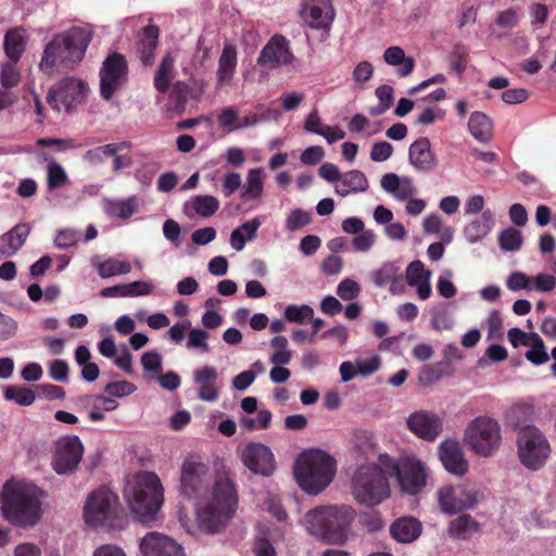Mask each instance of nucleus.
Wrapping results in <instances>:
<instances>
[{"label": "nucleus", "instance_id": "nucleus-6", "mask_svg": "<svg viewBox=\"0 0 556 556\" xmlns=\"http://www.w3.org/2000/svg\"><path fill=\"white\" fill-rule=\"evenodd\" d=\"M238 504L236 488L226 473L215 478L212 500L198 511L199 522L207 532H218L233 516Z\"/></svg>", "mask_w": 556, "mask_h": 556}, {"label": "nucleus", "instance_id": "nucleus-47", "mask_svg": "<svg viewBox=\"0 0 556 556\" xmlns=\"http://www.w3.org/2000/svg\"><path fill=\"white\" fill-rule=\"evenodd\" d=\"M20 80L21 74L16 68L15 63L10 61L2 64L0 72V84L5 90L17 86Z\"/></svg>", "mask_w": 556, "mask_h": 556}, {"label": "nucleus", "instance_id": "nucleus-33", "mask_svg": "<svg viewBox=\"0 0 556 556\" xmlns=\"http://www.w3.org/2000/svg\"><path fill=\"white\" fill-rule=\"evenodd\" d=\"M3 47L10 61L17 63L26 47V40L22 30L17 28L8 30L4 36Z\"/></svg>", "mask_w": 556, "mask_h": 556}, {"label": "nucleus", "instance_id": "nucleus-7", "mask_svg": "<svg viewBox=\"0 0 556 556\" xmlns=\"http://www.w3.org/2000/svg\"><path fill=\"white\" fill-rule=\"evenodd\" d=\"M83 516L92 528L122 530L127 523L117 494L106 486L98 488L87 496Z\"/></svg>", "mask_w": 556, "mask_h": 556}, {"label": "nucleus", "instance_id": "nucleus-30", "mask_svg": "<svg viewBox=\"0 0 556 556\" xmlns=\"http://www.w3.org/2000/svg\"><path fill=\"white\" fill-rule=\"evenodd\" d=\"M479 529V523L470 515L463 514L453 519L448 526V533L458 540L469 539Z\"/></svg>", "mask_w": 556, "mask_h": 556}, {"label": "nucleus", "instance_id": "nucleus-21", "mask_svg": "<svg viewBox=\"0 0 556 556\" xmlns=\"http://www.w3.org/2000/svg\"><path fill=\"white\" fill-rule=\"evenodd\" d=\"M410 164L420 172H431L438 165V160L431 151V143L427 137L415 140L408 149Z\"/></svg>", "mask_w": 556, "mask_h": 556}, {"label": "nucleus", "instance_id": "nucleus-24", "mask_svg": "<svg viewBox=\"0 0 556 556\" xmlns=\"http://www.w3.org/2000/svg\"><path fill=\"white\" fill-rule=\"evenodd\" d=\"M390 532L397 542L410 543L419 538L421 523L413 517H402L392 523Z\"/></svg>", "mask_w": 556, "mask_h": 556}, {"label": "nucleus", "instance_id": "nucleus-16", "mask_svg": "<svg viewBox=\"0 0 556 556\" xmlns=\"http://www.w3.org/2000/svg\"><path fill=\"white\" fill-rule=\"evenodd\" d=\"M208 467L192 458H187L181 467L180 491L187 497L197 496L205 486Z\"/></svg>", "mask_w": 556, "mask_h": 556}, {"label": "nucleus", "instance_id": "nucleus-28", "mask_svg": "<svg viewBox=\"0 0 556 556\" xmlns=\"http://www.w3.org/2000/svg\"><path fill=\"white\" fill-rule=\"evenodd\" d=\"M237 66V50L226 45L218 60L217 79L220 85L231 81Z\"/></svg>", "mask_w": 556, "mask_h": 556}, {"label": "nucleus", "instance_id": "nucleus-42", "mask_svg": "<svg viewBox=\"0 0 556 556\" xmlns=\"http://www.w3.org/2000/svg\"><path fill=\"white\" fill-rule=\"evenodd\" d=\"M521 231L509 227L503 230L498 236V243L503 251H517L522 245Z\"/></svg>", "mask_w": 556, "mask_h": 556}, {"label": "nucleus", "instance_id": "nucleus-23", "mask_svg": "<svg viewBox=\"0 0 556 556\" xmlns=\"http://www.w3.org/2000/svg\"><path fill=\"white\" fill-rule=\"evenodd\" d=\"M159 36L160 29L155 25L143 27L138 35L137 54L144 66H151L154 63Z\"/></svg>", "mask_w": 556, "mask_h": 556}, {"label": "nucleus", "instance_id": "nucleus-34", "mask_svg": "<svg viewBox=\"0 0 556 556\" xmlns=\"http://www.w3.org/2000/svg\"><path fill=\"white\" fill-rule=\"evenodd\" d=\"M399 270L400 267L394 262H388L371 273V279L377 287L391 283V291L394 292L395 285L401 281Z\"/></svg>", "mask_w": 556, "mask_h": 556}, {"label": "nucleus", "instance_id": "nucleus-41", "mask_svg": "<svg viewBox=\"0 0 556 556\" xmlns=\"http://www.w3.org/2000/svg\"><path fill=\"white\" fill-rule=\"evenodd\" d=\"M193 210L202 217L213 216L219 208V201L213 195H197L192 199Z\"/></svg>", "mask_w": 556, "mask_h": 556}, {"label": "nucleus", "instance_id": "nucleus-14", "mask_svg": "<svg viewBox=\"0 0 556 556\" xmlns=\"http://www.w3.org/2000/svg\"><path fill=\"white\" fill-rule=\"evenodd\" d=\"M393 472L401 489L412 495L418 494L426 485L425 465L415 457H402L393 465Z\"/></svg>", "mask_w": 556, "mask_h": 556}, {"label": "nucleus", "instance_id": "nucleus-27", "mask_svg": "<svg viewBox=\"0 0 556 556\" xmlns=\"http://www.w3.org/2000/svg\"><path fill=\"white\" fill-rule=\"evenodd\" d=\"M494 225L493 214L490 211H484L479 217L469 223L465 229V238L476 243L482 240L491 231Z\"/></svg>", "mask_w": 556, "mask_h": 556}, {"label": "nucleus", "instance_id": "nucleus-19", "mask_svg": "<svg viewBox=\"0 0 556 556\" xmlns=\"http://www.w3.org/2000/svg\"><path fill=\"white\" fill-rule=\"evenodd\" d=\"M438 455L443 467L450 473L459 477L467 473L468 462L458 441L453 439L442 441L438 446Z\"/></svg>", "mask_w": 556, "mask_h": 556}, {"label": "nucleus", "instance_id": "nucleus-1", "mask_svg": "<svg viewBox=\"0 0 556 556\" xmlns=\"http://www.w3.org/2000/svg\"><path fill=\"white\" fill-rule=\"evenodd\" d=\"M43 491L34 483L9 480L0 494L2 517L17 528H33L42 517Z\"/></svg>", "mask_w": 556, "mask_h": 556}, {"label": "nucleus", "instance_id": "nucleus-49", "mask_svg": "<svg viewBox=\"0 0 556 556\" xmlns=\"http://www.w3.org/2000/svg\"><path fill=\"white\" fill-rule=\"evenodd\" d=\"M135 211H136V204H135L134 199H127L125 201L110 202L106 207V212L110 215L117 216L122 219L129 218L130 216H132Z\"/></svg>", "mask_w": 556, "mask_h": 556}, {"label": "nucleus", "instance_id": "nucleus-8", "mask_svg": "<svg viewBox=\"0 0 556 556\" xmlns=\"http://www.w3.org/2000/svg\"><path fill=\"white\" fill-rule=\"evenodd\" d=\"M352 494L357 503L367 507L388 498L390 488L382 469L374 464L361 466L353 477Z\"/></svg>", "mask_w": 556, "mask_h": 556}, {"label": "nucleus", "instance_id": "nucleus-12", "mask_svg": "<svg viewBox=\"0 0 556 556\" xmlns=\"http://www.w3.org/2000/svg\"><path fill=\"white\" fill-rule=\"evenodd\" d=\"M88 92V85L73 77L58 81L48 92L47 102L55 111L60 112L62 106L71 111L83 103Z\"/></svg>", "mask_w": 556, "mask_h": 556}, {"label": "nucleus", "instance_id": "nucleus-2", "mask_svg": "<svg viewBox=\"0 0 556 556\" xmlns=\"http://www.w3.org/2000/svg\"><path fill=\"white\" fill-rule=\"evenodd\" d=\"M93 37L88 27L75 26L53 36L47 43L39 68L46 75L73 70L85 56Z\"/></svg>", "mask_w": 556, "mask_h": 556}, {"label": "nucleus", "instance_id": "nucleus-37", "mask_svg": "<svg viewBox=\"0 0 556 556\" xmlns=\"http://www.w3.org/2000/svg\"><path fill=\"white\" fill-rule=\"evenodd\" d=\"M4 397L8 401H14L18 405L29 406L35 402V392L26 387L9 386L4 390Z\"/></svg>", "mask_w": 556, "mask_h": 556}, {"label": "nucleus", "instance_id": "nucleus-45", "mask_svg": "<svg viewBox=\"0 0 556 556\" xmlns=\"http://www.w3.org/2000/svg\"><path fill=\"white\" fill-rule=\"evenodd\" d=\"M271 420L270 412L262 409L258 412L256 418L242 417L239 420V426L247 430L253 431L256 429H266Z\"/></svg>", "mask_w": 556, "mask_h": 556}, {"label": "nucleus", "instance_id": "nucleus-43", "mask_svg": "<svg viewBox=\"0 0 556 556\" xmlns=\"http://www.w3.org/2000/svg\"><path fill=\"white\" fill-rule=\"evenodd\" d=\"M257 63L263 67H275L278 63V34L273 35L267 45L263 48Z\"/></svg>", "mask_w": 556, "mask_h": 556}, {"label": "nucleus", "instance_id": "nucleus-44", "mask_svg": "<svg viewBox=\"0 0 556 556\" xmlns=\"http://www.w3.org/2000/svg\"><path fill=\"white\" fill-rule=\"evenodd\" d=\"M469 54L466 47L462 43H456L450 53V64L452 70L455 71L457 75H462L467 68Z\"/></svg>", "mask_w": 556, "mask_h": 556}, {"label": "nucleus", "instance_id": "nucleus-40", "mask_svg": "<svg viewBox=\"0 0 556 556\" xmlns=\"http://www.w3.org/2000/svg\"><path fill=\"white\" fill-rule=\"evenodd\" d=\"M68 182V176L64 168L56 162H51L47 167V187L49 190H56Z\"/></svg>", "mask_w": 556, "mask_h": 556}, {"label": "nucleus", "instance_id": "nucleus-25", "mask_svg": "<svg viewBox=\"0 0 556 556\" xmlns=\"http://www.w3.org/2000/svg\"><path fill=\"white\" fill-rule=\"evenodd\" d=\"M369 187L366 175L357 169L342 174L339 185L336 186V193L346 197L351 193L367 191Z\"/></svg>", "mask_w": 556, "mask_h": 556}, {"label": "nucleus", "instance_id": "nucleus-60", "mask_svg": "<svg viewBox=\"0 0 556 556\" xmlns=\"http://www.w3.org/2000/svg\"><path fill=\"white\" fill-rule=\"evenodd\" d=\"M141 364L146 371L159 374L162 370V359L157 352H144L141 356Z\"/></svg>", "mask_w": 556, "mask_h": 556}, {"label": "nucleus", "instance_id": "nucleus-39", "mask_svg": "<svg viewBox=\"0 0 556 556\" xmlns=\"http://www.w3.org/2000/svg\"><path fill=\"white\" fill-rule=\"evenodd\" d=\"M191 87L185 81H176L169 93V101L174 104V109L178 113H182L186 109Z\"/></svg>", "mask_w": 556, "mask_h": 556}, {"label": "nucleus", "instance_id": "nucleus-3", "mask_svg": "<svg viewBox=\"0 0 556 556\" xmlns=\"http://www.w3.org/2000/svg\"><path fill=\"white\" fill-rule=\"evenodd\" d=\"M355 509L345 504L320 505L305 514L307 532L329 545H344L352 535Z\"/></svg>", "mask_w": 556, "mask_h": 556}, {"label": "nucleus", "instance_id": "nucleus-54", "mask_svg": "<svg viewBox=\"0 0 556 556\" xmlns=\"http://www.w3.org/2000/svg\"><path fill=\"white\" fill-rule=\"evenodd\" d=\"M208 336H210L208 332L203 329H200V328L191 329L189 332L187 348L188 349H201L202 352H208V344L206 343Z\"/></svg>", "mask_w": 556, "mask_h": 556}, {"label": "nucleus", "instance_id": "nucleus-64", "mask_svg": "<svg viewBox=\"0 0 556 556\" xmlns=\"http://www.w3.org/2000/svg\"><path fill=\"white\" fill-rule=\"evenodd\" d=\"M49 376L55 381H66L68 378V365L63 359H54L49 366Z\"/></svg>", "mask_w": 556, "mask_h": 556}, {"label": "nucleus", "instance_id": "nucleus-29", "mask_svg": "<svg viewBox=\"0 0 556 556\" xmlns=\"http://www.w3.org/2000/svg\"><path fill=\"white\" fill-rule=\"evenodd\" d=\"M174 66L175 59L167 52L162 58L153 79L154 87L159 92L166 93L169 90V85L174 76Z\"/></svg>", "mask_w": 556, "mask_h": 556}, {"label": "nucleus", "instance_id": "nucleus-26", "mask_svg": "<svg viewBox=\"0 0 556 556\" xmlns=\"http://www.w3.org/2000/svg\"><path fill=\"white\" fill-rule=\"evenodd\" d=\"M383 60L388 65L397 67V75L406 77L410 75L415 67V60L412 56H406L401 47L392 46L384 50Z\"/></svg>", "mask_w": 556, "mask_h": 556}, {"label": "nucleus", "instance_id": "nucleus-9", "mask_svg": "<svg viewBox=\"0 0 556 556\" xmlns=\"http://www.w3.org/2000/svg\"><path fill=\"white\" fill-rule=\"evenodd\" d=\"M517 452L520 463L535 471L546 464L551 455V445L539 428L526 426L517 433Z\"/></svg>", "mask_w": 556, "mask_h": 556}, {"label": "nucleus", "instance_id": "nucleus-15", "mask_svg": "<svg viewBox=\"0 0 556 556\" xmlns=\"http://www.w3.org/2000/svg\"><path fill=\"white\" fill-rule=\"evenodd\" d=\"M407 429L417 438L433 442L443 431V419L429 410H416L406 419Z\"/></svg>", "mask_w": 556, "mask_h": 556}, {"label": "nucleus", "instance_id": "nucleus-55", "mask_svg": "<svg viewBox=\"0 0 556 556\" xmlns=\"http://www.w3.org/2000/svg\"><path fill=\"white\" fill-rule=\"evenodd\" d=\"M359 286L352 279H343L337 288V294L344 301H351L358 296Z\"/></svg>", "mask_w": 556, "mask_h": 556}, {"label": "nucleus", "instance_id": "nucleus-50", "mask_svg": "<svg viewBox=\"0 0 556 556\" xmlns=\"http://www.w3.org/2000/svg\"><path fill=\"white\" fill-rule=\"evenodd\" d=\"M314 311L308 305H289L285 309V317L290 323H299L302 324L305 320L313 319Z\"/></svg>", "mask_w": 556, "mask_h": 556}, {"label": "nucleus", "instance_id": "nucleus-57", "mask_svg": "<svg viewBox=\"0 0 556 556\" xmlns=\"http://www.w3.org/2000/svg\"><path fill=\"white\" fill-rule=\"evenodd\" d=\"M455 490L456 493H458V498L460 500V505H458L459 511L471 508L478 503V492L473 489L458 485L455 486Z\"/></svg>", "mask_w": 556, "mask_h": 556}, {"label": "nucleus", "instance_id": "nucleus-48", "mask_svg": "<svg viewBox=\"0 0 556 556\" xmlns=\"http://www.w3.org/2000/svg\"><path fill=\"white\" fill-rule=\"evenodd\" d=\"M255 556H275L276 549L268 540V530L264 529L263 526L258 525V535L254 543Z\"/></svg>", "mask_w": 556, "mask_h": 556}, {"label": "nucleus", "instance_id": "nucleus-51", "mask_svg": "<svg viewBox=\"0 0 556 556\" xmlns=\"http://www.w3.org/2000/svg\"><path fill=\"white\" fill-rule=\"evenodd\" d=\"M312 222V214L307 211L296 208L286 218V228L290 231H296Z\"/></svg>", "mask_w": 556, "mask_h": 556}, {"label": "nucleus", "instance_id": "nucleus-62", "mask_svg": "<svg viewBox=\"0 0 556 556\" xmlns=\"http://www.w3.org/2000/svg\"><path fill=\"white\" fill-rule=\"evenodd\" d=\"M262 191L261 170L252 169L248 176V186L244 189L243 197L250 194L251 197H257Z\"/></svg>", "mask_w": 556, "mask_h": 556}, {"label": "nucleus", "instance_id": "nucleus-20", "mask_svg": "<svg viewBox=\"0 0 556 556\" xmlns=\"http://www.w3.org/2000/svg\"><path fill=\"white\" fill-rule=\"evenodd\" d=\"M142 556H185L182 547L159 532H149L140 542Z\"/></svg>", "mask_w": 556, "mask_h": 556}, {"label": "nucleus", "instance_id": "nucleus-13", "mask_svg": "<svg viewBox=\"0 0 556 556\" xmlns=\"http://www.w3.org/2000/svg\"><path fill=\"white\" fill-rule=\"evenodd\" d=\"M84 445L77 435L60 438L55 443L52 467L59 475L74 472L81 460Z\"/></svg>", "mask_w": 556, "mask_h": 556}, {"label": "nucleus", "instance_id": "nucleus-4", "mask_svg": "<svg viewBox=\"0 0 556 556\" xmlns=\"http://www.w3.org/2000/svg\"><path fill=\"white\" fill-rule=\"evenodd\" d=\"M163 492L161 480L154 472L141 471L128 479L124 497L138 520L150 523L163 505Z\"/></svg>", "mask_w": 556, "mask_h": 556}, {"label": "nucleus", "instance_id": "nucleus-11", "mask_svg": "<svg viewBox=\"0 0 556 556\" xmlns=\"http://www.w3.org/2000/svg\"><path fill=\"white\" fill-rule=\"evenodd\" d=\"M128 80V63L126 58L118 53H110L100 68V94L109 101Z\"/></svg>", "mask_w": 556, "mask_h": 556}, {"label": "nucleus", "instance_id": "nucleus-5", "mask_svg": "<svg viewBox=\"0 0 556 556\" xmlns=\"http://www.w3.org/2000/svg\"><path fill=\"white\" fill-rule=\"evenodd\" d=\"M336 473V459L319 448L304 451L295 460L296 482L309 495H317L327 489Z\"/></svg>", "mask_w": 556, "mask_h": 556}, {"label": "nucleus", "instance_id": "nucleus-38", "mask_svg": "<svg viewBox=\"0 0 556 556\" xmlns=\"http://www.w3.org/2000/svg\"><path fill=\"white\" fill-rule=\"evenodd\" d=\"M530 338L531 349L526 352V358L534 365L545 364L549 357L542 338L535 332H530Z\"/></svg>", "mask_w": 556, "mask_h": 556}, {"label": "nucleus", "instance_id": "nucleus-59", "mask_svg": "<svg viewBox=\"0 0 556 556\" xmlns=\"http://www.w3.org/2000/svg\"><path fill=\"white\" fill-rule=\"evenodd\" d=\"M38 396L53 400H62L65 397V390L56 384L41 383L36 387Z\"/></svg>", "mask_w": 556, "mask_h": 556}, {"label": "nucleus", "instance_id": "nucleus-53", "mask_svg": "<svg viewBox=\"0 0 556 556\" xmlns=\"http://www.w3.org/2000/svg\"><path fill=\"white\" fill-rule=\"evenodd\" d=\"M30 232V226L27 223H20L15 225L12 229L5 232V236L9 237L12 241V244L16 251H18L26 241Z\"/></svg>", "mask_w": 556, "mask_h": 556}, {"label": "nucleus", "instance_id": "nucleus-63", "mask_svg": "<svg viewBox=\"0 0 556 556\" xmlns=\"http://www.w3.org/2000/svg\"><path fill=\"white\" fill-rule=\"evenodd\" d=\"M374 74V66L368 61L359 62L353 71V79L356 84H364L368 81Z\"/></svg>", "mask_w": 556, "mask_h": 556}, {"label": "nucleus", "instance_id": "nucleus-52", "mask_svg": "<svg viewBox=\"0 0 556 556\" xmlns=\"http://www.w3.org/2000/svg\"><path fill=\"white\" fill-rule=\"evenodd\" d=\"M431 273L425 269V265L421 261H413L406 269V281L409 286H415L422 281V279L429 280Z\"/></svg>", "mask_w": 556, "mask_h": 556}, {"label": "nucleus", "instance_id": "nucleus-58", "mask_svg": "<svg viewBox=\"0 0 556 556\" xmlns=\"http://www.w3.org/2000/svg\"><path fill=\"white\" fill-rule=\"evenodd\" d=\"M393 146L388 141L375 142L370 150V159L374 162H384L391 157Z\"/></svg>", "mask_w": 556, "mask_h": 556}, {"label": "nucleus", "instance_id": "nucleus-10", "mask_svg": "<svg viewBox=\"0 0 556 556\" xmlns=\"http://www.w3.org/2000/svg\"><path fill=\"white\" fill-rule=\"evenodd\" d=\"M465 441L477 455L489 457L501 445V427L493 418L478 417L467 427Z\"/></svg>", "mask_w": 556, "mask_h": 556}, {"label": "nucleus", "instance_id": "nucleus-35", "mask_svg": "<svg viewBox=\"0 0 556 556\" xmlns=\"http://www.w3.org/2000/svg\"><path fill=\"white\" fill-rule=\"evenodd\" d=\"M131 270V265L127 261H121L110 257L98 265V274L101 278H110L117 275H125Z\"/></svg>", "mask_w": 556, "mask_h": 556}, {"label": "nucleus", "instance_id": "nucleus-18", "mask_svg": "<svg viewBox=\"0 0 556 556\" xmlns=\"http://www.w3.org/2000/svg\"><path fill=\"white\" fill-rule=\"evenodd\" d=\"M301 15L311 28L327 29L334 20L336 11L331 0H305Z\"/></svg>", "mask_w": 556, "mask_h": 556}, {"label": "nucleus", "instance_id": "nucleus-36", "mask_svg": "<svg viewBox=\"0 0 556 556\" xmlns=\"http://www.w3.org/2000/svg\"><path fill=\"white\" fill-rule=\"evenodd\" d=\"M438 497L440 507L445 514L453 515L459 511L458 505H460V500L455 486L441 488L438 492Z\"/></svg>", "mask_w": 556, "mask_h": 556}, {"label": "nucleus", "instance_id": "nucleus-22", "mask_svg": "<svg viewBox=\"0 0 556 556\" xmlns=\"http://www.w3.org/2000/svg\"><path fill=\"white\" fill-rule=\"evenodd\" d=\"M218 372L212 366H203L193 372L194 383L198 384V397L204 402H215L219 397V390L216 386Z\"/></svg>", "mask_w": 556, "mask_h": 556}, {"label": "nucleus", "instance_id": "nucleus-17", "mask_svg": "<svg viewBox=\"0 0 556 556\" xmlns=\"http://www.w3.org/2000/svg\"><path fill=\"white\" fill-rule=\"evenodd\" d=\"M241 459L254 473L270 476L275 470L274 454L261 443H249L242 451Z\"/></svg>", "mask_w": 556, "mask_h": 556}, {"label": "nucleus", "instance_id": "nucleus-56", "mask_svg": "<svg viewBox=\"0 0 556 556\" xmlns=\"http://www.w3.org/2000/svg\"><path fill=\"white\" fill-rule=\"evenodd\" d=\"M135 390H136L135 384L131 382H128V381L109 382L104 388V391L106 393H109L112 396H116V397H123V396L129 395V394L134 393Z\"/></svg>", "mask_w": 556, "mask_h": 556}, {"label": "nucleus", "instance_id": "nucleus-31", "mask_svg": "<svg viewBox=\"0 0 556 556\" xmlns=\"http://www.w3.org/2000/svg\"><path fill=\"white\" fill-rule=\"evenodd\" d=\"M468 129L478 141L486 142L492 136V122L486 114L476 111L469 117Z\"/></svg>", "mask_w": 556, "mask_h": 556}, {"label": "nucleus", "instance_id": "nucleus-61", "mask_svg": "<svg viewBox=\"0 0 556 556\" xmlns=\"http://www.w3.org/2000/svg\"><path fill=\"white\" fill-rule=\"evenodd\" d=\"M375 242V233L372 230H363L352 240V244L356 251L366 252Z\"/></svg>", "mask_w": 556, "mask_h": 556}, {"label": "nucleus", "instance_id": "nucleus-32", "mask_svg": "<svg viewBox=\"0 0 556 556\" xmlns=\"http://www.w3.org/2000/svg\"><path fill=\"white\" fill-rule=\"evenodd\" d=\"M261 226L258 218H252L243 223L240 227L232 230L230 235V244L236 251L243 250L245 242L254 239L257 229Z\"/></svg>", "mask_w": 556, "mask_h": 556}, {"label": "nucleus", "instance_id": "nucleus-46", "mask_svg": "<svg viewBox=\"0 0 556 556\" xmlns=\"http://www.w3.org/2000/svg\"><path fill=\"white\" fill-rule=\"evenodd\" d=\"M358 522L363 529L370 533L378 532L384 527V522L377 510L361 513Z\"/></svg>", "mask_w": 556, "mask_h": 556}]
</instances>
